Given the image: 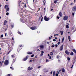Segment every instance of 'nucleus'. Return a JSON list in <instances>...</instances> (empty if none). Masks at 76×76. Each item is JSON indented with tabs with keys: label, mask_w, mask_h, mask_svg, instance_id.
I'll list each match as a JSON object with an SVG mask.
<instances>
[{
	"label": "nucleus",
	"mask_w": 76,
	"mask_h": 76,
	"mask_svg": "<svg viewBox=\"0 0 76 76\" xmlns=\"http://www.w3.org/2000/svg\"><path fill=\"white\" fill-rule=\"evenodd\" d=\"M4 8L5 9L7 8L6 12H9V7H8V5H5L4 6Z\"/></svg>",
	"instance_id": "nucleus-1"
},
{
	"label": "nucleus",
	"mask_w": 76,
	"mask_h": 76,
	"mask_svg": "<svg viewBox=\"0 0 76 76\" xmlns=\"http://www.w3.org/2000/svg\"><path fill=\"white\" fill-rule=\"evenodd\" d=\"M9 61L8 60H6L4 61V64L6 66H7L9 64Z\"/></svg>",
	"instance_id": "nucleus-2"
},
{
	"label": "nucleus",
	"mask_w": 76,
	"mask_h": 76,
	"mask_svg": "<svg viewBox=\"0 0 76 76\" xmlns=\"http://www.w3.org/2000/svg\"><path fill=\"white\" fill-rule=\"evenodd\" d=\"M30 29H31V30H35V29H37V28L36 26H32L31 27Z\"/></svg>",
	"instance_id": "nucleus-3"
},
{
	"label": "nucleus",
	"mask_w": 76,
	"mask_h": 76,
	"mask_svg": "<svg viewBox=\"0 0 76 76\" xmlns=\"http://www.w3.org/2000/svg\"><path fill=\"white\" fill-rule=\"evenodd\" d=\"M44 19L45 21H48L50 20V18H47L46 16L44 17Z\"/></svg>",
	"instance_id": "nucleus-4"
},
{
	"label": "nucleus",
	"mask_w": 76,
	"mask_h": 76,
	"mask_svg": "<svg viewBox=\"0 0 76 76\" xmlns=\"http://www.w3.org/2000/svg\"><path fill=\"white\" fill-rule=\"evenodd\" d=\"M68 19V17L67 16H65L64 17L63 20H67Z\"/></svg>",
	"instance_id": "nucleus-5"
},
{
	"label": "nucleus",
	"mask_w": 76,
	"mask_h": 76,
	"mask_svg": "<svg viewBox=\"0 0 76 76\" xmlns=\"http://www.w3.org/2000/svg\"><path fill=\"white\" fill-rule=\"evenodd\" d=\"M72 10L73 11L75 12L76 10V6H75L72 9Z\"/></svg>",
	"instance_id": "nucleus-6"
},
{
	"label": "nucleus",
	"mask_w": 76,
	"mask_h": 76,
	"mask_svg": "<svg viewBox=\"0 0 76 76\" xmlns=\"http://www.w3.org/2000/svg\"><path fill=\"white\" fill-rule=\"evenodd\" d=\"M63 46H64L63 45H62L60 47V51H62V50H63Z\"/></svg>",
	"instance_id": "nucleus-7"
},
{
	"label": "nucleus",
	"mask_w": 76,
	"mask_h": 76,
	"mask_svg": "<svg viewBox=\"0 0 76 76\" xmlns=\"http://www.w3.org/2000/svg\"><path fill=\"white\" fill-rule=\"evenodd\" d=\"M28 57H29V56H26V57L25 58H24L23 59V61H26V60L28 58Z\"/></svg>",
	"instance_id": "nucleus-8"
},
{
	"label": "nucleus",
	"mask_w": 76,
	"mask_h": 76,
	"mask_svg": "<svg viewBox=\"0 0 76 76\" xmlns=\"http://www.w3.org/2000/svg\"><path fill=\"white\" fill-rule=\"evenodd\" d=\"M28 70L30 71L32 69H33V68L31 67V68L30 67H28Z\"/></svg>",
	"instance_id": "nucleus-9"
},
{
	"label": "nucleus",
	"mask_w": 76,
	"mask_h": 76,
	"mask_svg": "<svg viewBox=\"0 0 76 76\" xmlns=\"http://www.w3.org/2000/svg\"><path fill=\"white\" fill-rule=\"evenodd\" d=\"M40 49L41 50V49H42L43 48H44V46L42 45H40Z\"/></svg>",
	"instance_id": "nucleus-10"
},
{
	"label": "nucleus",
	"mask_w": 76,
	"mask_h": 76,
	"mask_svg": "<svg viewBox=\"0 0 76 76\" xmlns=\"http://www.w3.org/2000/svg\"><path fill=\"white\" fill-rule=\"evenodd\" d=\"M65 53H66V54H67V55H69V52H68V51H67V50H66L65 52Z\"/></svg>",
	"instance_id": "nucleus-11"
},
{
	"label": "nucleus",
	"mask_w": 76,
	"mask_h": 76,
	"mask_svg": "<svg viewBox=\"0 0 76 76\" xmlns=\"http://www.w3.org/2000/svg\"><path fill=\"white\" fill-rule=\"evenodd\" d=\"M59 15L60 17H62V13H61V12H60Z\"/></svg>",
	"instance_id": "nucleus-12"
},
{
	"label": "nucleus",
	"mask_w": 76,
	"mask_h": 76,
	"mask_svg": "<svg viewBox=\"0 0 76 76\" xmlns=\"http://www.w3.org/2000/svg\"><path fill=\"white\" fill-rule=\"evenodd\" d=\"M61 71L62 72H65V70L64 69V68H62L61 69Z\"/></svg>",
	"instance_id": "nucleus-13"
},
{
	"label": "nucleus",
	"mask_w": 76,
	"mask_h": 76,
	"mask_svg": "<svg viewBox=\"0 0 76 76\" xmlns=\"http://www.w3.org/2000/svg\"><path fill=\"white\" fill-rule=\"evenodd\" d=\"M7 21H6V20H5L4 22V25H6V23H7Z\"/></svg>",
	"instance_id": "nucleus-14"
},
{
	"label": "nucleus",
	"mask_w": 76,
	"mask_h": 76,
	"mask_svg": "<svg viewBox=\"0 0 76 76\" xmlns=\"http://www.w3.org/2000/svg\"><path fill=\"white\" fill-rule=\"evenodd\" d=\"M46 3V1H45V0H44V1H43V3L44 4L43 5L44 6H45V3Z\"/></svg>",
	"instance_id": "nucleus-15"
},
{
	"label": "nucleus",
	"mask_w": 76,
	"mask_h": 76,
	"mask_svg": "<svg viewBox=\"0 0 76 76\" xmlns=\"http://www.w3.org/2000/svg\"><path fill=\"white\" fill-rule=\"evenodd\" d=\"M72 51H74V53H75V54L76 53V50L75 49H73L72 50Z\"/></svg>",
	"instance_id": "nucleus-16"
},
{
	"label": "nucleus",
	"mask_w": 76,
	"mask_h": 76,
	"mask_svg": "<svg viewBox=\"0 0 76 76\" xmlns=\"http://www.w3.org/2000/svg\"><path fill=\"white\" fill-rule=\"evenodd\" d=\"M32 53L30 52H27V54H32Z\"/></svg>",
	"instance_id": "nucleus-17"
},
{
	"label": "nucleus",
	"mask_w": 76,
	"mask_h": 76,
	"mask_svg": "<svg viewBox=\"0 0 76 76\" xmlns=\"http://www.w3.org/2000/svg\"><path fill=\"white\" fill-rule=\"evenodd\" d=\"M70 54L71 56H73V55H74V53H73V52H72L70 53Z\"/></svg>",
	"instance_id": "nucleus-18"
},
{
	"label": "nucleus",
	"mask_w": 76,
	"mask_h": 76,
	"mask_svg": "<svg viewBox=\"0 0 76 76\" xmlns=\"http://www.w3.org/2000/svg\"><path fill=\"white\" fill-rule=\"evenodd\" d=\"M57 1H58V0H55L54 1V3H55V4H56L57 3Z\"/></svg>",
	"instance_id": "nucleus-19"
},
{
	"label": "nucleus",
	"mask_w": 76,
	"mask_h": 76,
	"mask_svg": "<svg viewBox=\"0 0 76 76\" xmlns=\"http://www.w3.org/2000/svg\"><path fill=\"white\" fill-rule=\"evenodd\" d=\"M60 33L61 34V35H63V31H60Z\"/></svg>",
	"instance_id": "nucleus-20"
},
{
	"label": "nucleus",
	"mask_w": 76,
	"mask_h": 76,
	"mask_svg": "<svg viewBox=\"0 0 76 76\" xmlns=\"http://www.w3.org/2000/svg\"><path fill=\"white\" fill-rule=\"evenodd\" d=\"M55 75H56L55 72V71H54L53 72V76H54Z\"/></svg>",
	"instance_id": "nucleus-21"
},
{
	"label": "nucleus",
	"mask_w": 76,
	"mask_h": 76,
	"mask_svg": "<svg viewBox=\"0 0 76 76\" xmlns=\"http://www.w3.org/2000/svg\"><path fill=\"white\" fill-rule=\"evenodd\" d=\"M64 38L63 37L62 39V42H63L64 41Z\"/></svg>",
	"instance_id": "nucleus-22"
},
{
	"label": "nucleus",
	"mask_w": 76,
	"mask_h": 76,
	"mask_svg": "<svg viewBox=\"0 0 76 76\" xmlns=\"http://www.w3.org/2000/svg\"><path fill=\"white\" fill-rule=\"evenodd\" d=\"M66 28H69V26H68V25H66Z\"/></svg>",
	"instance_id": "nucleus-23"
},
{
	"label": "nucleus",
	"mask_w": 76,
	"mask_h": 76,
	"mask_svg": "<svg viewBox=\"0 0 76 76\" xmlns=\"http://www.w3.org/2000/svg\"><path fill=\"white\" fill-rule=\"evenodd\" d=\"M54 47H55V45H53L51 46V47H52V48H54Z\"/></svg>",
	"instance_id": "nucleus-24"
},
{
	"label": "nucleus",
	"mask_w": 76,
	"mask_h": 76,
	"mask_svg": "<svg viewBox=\"0 0 76 76\" xmlns=\"http://www.w3.org/2000/svg\"><path fill=\"white\" fill-rule=\"evenodd\" d=\"M0 66H2V62H0Z\"/></svg>",
	"instance_id": "nucleus-25"
},
{
	"label": "nucleus",
	"mask_w": 76,
	"mask_h": 76,
	"mask_svg": "<svg viewBox=\"0 0 76 76\" xmlns=\"http://www.w3.org/2000/svg\"><path fill=\"white\" fill-rule=\"evenodd\" d=\"M50 56H53V53L52 52H50Z\"/></svg>",
	"instance_id": "nucleus-26"
},
{
	"label": "nucleus",
	"mask_w": 76,
	"mask_h": 76,
	"mask_svg": "<svg viewBox=\"0 0 76 76\" xmlns=\"http://www.w3.org/2000/svg\"><path fill=\"white\" fill-rule=\"evenodd\" d=\"M20 47H23V46L22 45H19Z\"/></svg>",
	"instance_id": "nucleus-27"
},
{
	"label": "nucleus",
	"mask_w": 76,
	"mask_h": 76,
	"mask_svg": "<svg viewBox=\"0 0 76 76\" xmlns=\"http://www.w3.org/2000/svg\"><path fill=\"white\" fill-rule=\"evenodd\" d=\"M67 59L68 61H70V58L69 57H68Z\"/></svg>",
	"instance_id": "nucleus-28"
},
{
	"label": "nucleus",
	"mask_w": 76,
	"mask_h": 76,
	"mask_svg": "<svg viewBox=\"0 0 76 76\" xmlns=\"http://www.w3.org/2000/svg\"><path fill=\"white\" fill-rule=\"evenodd\" d=\"M70 36H68V39H69V41H70Z\"/></svg>",
	"instance_id": "nucleus-29"
},
{
	"label": "nucleus",
	"mask_w": 76,
	"mask_h": 76,
	"mask_svg": "<svg viewBox=\"0 0 76 76\" xmlns=\"http://www.w3.org/2000/svg\"><path fill=\"white\" fill-rule=\"evenodd\" d=\"M18 34H19L20 35H21V33H20V32H19V31H18Z\"/></svg>",
	"instance_id": "nucleus-30"
},
{
	"label": "nucleus",
	"mask_w": 76,
	"mask_h": 76,
	"mask_svg": "<svg viewBox=\"0 0 76 76\" xmlns=\"http://www.w3.org/2000/svg\"><path fill=\"white\" fill-rule=\"evenodd\" d=\"M10 69H12V70H13V69H14V68L12 67H10Z\"/></svg>",
	"instance_id": "nucleus-31"
},
{
	"label": "nucleus",
	"mask_w": 76,
	"mask_h": 76,
	"mask_svg": "<svg viewBox=\"0 0 76 76\" xmlns=\"http://www.w3.org/2000/svg\"><path fill=\"white\" fill-rule=\"evenodd\" d=\"M34 55L33 54L31 56V57H34Z\"/></svg>",
	"instance_id": "nucleus-32"
},
{
	"label": "nucleus",
	"mask_w": 76,
	"mask_h": 76,
	"mask_svg": "<svg viewBox=\"0 0 76 76\" xmlns=\"http://www.w3.org/2000/svg\"><path fill=\"white\" fill-rule=\"evenodd\" d=\"M15 59H13L12 61V62L13 63H15Z\"/></svg>",
	"instance_id": "nucleus-33"
},
{
	"label": "nucleus",
	"mask_w": 76,
	"mask_h": 76,
	"mask_svg": "<svg viewBox=\"0 0 76 76\" xmlns=\"http://www.w3.org/2000/svg\"><path fill=\"white\" fill-rule=\"evenodd\" d=\"M1 38H3V34H2L1 35Z\"/></svg>",
	"instance_id": "nucleus-34"
},
{
	"label": "nucleus",
	"mask_w": 76,
	"mask_h": 76,
	"mask_svg": "<svg viewBox=\"0 0 76 76\" xmlns=\"http://www.w3.org/2000/svg\"><path fill=\"white\" fill-rule=\"evenodd\" d=\"M42 15L41 16L39 17V19H41V18H42Z\"/></svg>",
	"instance_id": "nucleus-35"
},
{
	"label": "nucleus",
	"mask_w": 76,
	"mask_h": 76,
	"mask_svg": "<svg viewBox=\"0 0 76 76\" xmlns=\"http://www.w3.org/2000/svg\"><path fill=\"white\" fill-rule=\"evenodd\" d=\"M49 60H48V59H46V62H48Z\"/></svg>",
	"instance_id": "nucleus-36"
},
{
	"label": "nucleus",
	"mask_w": 76,
	"mask_h": 76,
	"mask_svg": "<svg viewBox=\"0 0 76 76\" xmlns=\"http://www.w3.org/2000/svg\"><path fill=\"white\" fill-rule=\"evenodd\" d=\"M56 35H57V36H58L59 35H58V34H54V36H56Z\"/></svg>",
	"instance_id": "nucleus-37"
},
{
	"label": "nucleus",
	"mask_w": 76,
	"mask_h": 76,
	"mask_svg": "<svg viewBox=\"0 0 76 76\" xmlns=\"http://www.w3.org/2000/svg\"><path fill=\"white\" fill-rule=\"evenodd\" d=\"M57 18L58 19H60V17L57 16Z\"/></svg>",
	"instance_id": "nucleus-38"
},
{
	"label": "nucleus",
	"mask_w": 76,
	"mask_h": 76,
	"mask_svg": "<svg viewBox=\"0 0 76 76\" xmlns=\"http://www.w3.org/2000/svg\"><path fill=\"white\" fill-rule=\"evenodd\" d=\"M11 74H9L7 75V76H10Z\"/></svg>",
	"instance_id": "nucleus-39"
},
{
	"label": "nucleus",
	"mask_w": 76,
	"mask_h": 76,
	"mask_svg": "<svg viewBox=\"0 0 76 76\" xmlns=\"http://www.w3.org/2000/svg\"><path fill=\"white\" fill-rule=\"evenodd\" d=\"M11 57L12 58H14V55H11Z\"/></svg>",
	"instance_id": "nucleus-40"
},
{
	"label": "nucleus",
	"mask_w": 76,
	"mask_h": 76,
	"mask_svg": "<svg viewBox=\"0 0 76 76\" xmlns=\"http://www.w3.org/2000/svg\"><path fill=\"white\" fill-rule=\"evenodd\" d=\"M60 57L59 56H57V58H60Z\"/></svg>",
	"instance_id": "nucleus-41"
},
{
	"label": "nucleus",
	"mask_w": 76,
	"mask_h": 76,
	"mask_svg": "<svg viewBox=\"0 0 76 76\" xmlns=\"http://www.w3.org/2000/svg\"><path fill=\"white\" fill-rule=\"evenodd\" d=\"M25 4V5L24 6V7H26V4Z\"/></svg>",
	"instance_id": "nucleus-42"
},
{
	"label": "nucleus",
	"mask_w": 76,
	"mask_h": 76,
	"mask_svg": "<svg viewBox=\"0 0 76 76\" xmlns=\"http://www.w3.org/2000/svg\"><path fill=\"white\" fill-rule=\"evenodd\" d=\"M60 44V42H58V43H57L58 45H59Z\"/></svg>",
	"instance_id": "nucleus-43"
},
{
	"label": "nucleus",
	"mask_w": 76,
	"mask_h": 76,
	"mask_svg": "<svg viewBox=\"0 0 76 76\" xmlns=\"http://www.w3.org/2000/svg\"><path fill=\"white\" fill-rule=\"evenodd\" d=\"M53 41H56V39H53Z\"/></svg>",
	"instance_id": "nucleus-44"
},
{
	"label": "nucleus",
	"mask_w": 76,
	"mask_h": 76,
	"mask_svg": "<svg viewBox=\"0 0 76 76\" xmlns=\"http://www.w3.org/2000/svg\"><path fill=\"white\" fill-rule=\"evenodd\" d=\"M72 16H74V15H75V13L72 12Z\"/></svg>",
	"instance_id": "nucleus-45"
},
{
	"label": "nucleus",
	"mask_w": 76,
	"mask_h": 76,
	"mask_svg": "<svg viewBox=\"0 0 76 76\" xmlns=\"http://www.w3.org/2000/svg\"><path fill=\"white\" fill-rule=\"evenodd\" d=\"M9 12H7V13L6 14V15H9Z\"/></svg>",
	"instance_id": "nucleus-46"
},
{
	"label": "nucleus",
	"mask_w": 76,
	"mask_h": 76,
	"mask_svg": "<svg viewBox=\"0 0 76 76\" xmlns=\"http://www.w3.org/2000/svg\"><path fill=\"white\" fill-rule=\"evenodd\" d=\"M6 57V56H4L3 57V60H4V58H5V57Z\"/></svg>",
	"instance_id": "nucleus-47"
},
{
	"label": "nucleus",
	"mask_w": 76,
	"mask_h": 76,
	"mask_svg": "<svg viewBox=\"0 0 76 76\" xmlns=\"http://www.w3.org/2000/svg\"><path fill=\"white\" fill-rule=\"evenodd\" d=\"M56 76H58V73L56 74Z\"/></svg>",
	"instance_id": "nucleus-48"
},
{
	"label": "nucleus",
	"mask_w": 76,
	"mask_h": 76,
	"mask_svg": "<svg viewBox=\"0 0 76 76\" xmlns=\"http://www.w3.org/2000/svg\"><path fill=\"white\" fill-rule=\"evenodd\" d=\"M20 2H21V1H18V3H19V4H20Z\"/></svg>",
	"instance_id": "nucleus-49"
},
{
	"label": "nucleus",
	"mask_w": 76,
	"mask_h": 76,
	"mask_svg": "<svg viewBox=\"0 0 76 76\" xmlns=\"http://www.w3.org/2000/svg\"><path fill=\"white\" fill-rule=\"evenodd\" d=\"M43 17H42V19H41V22H42V20H43Z\"/></svg>",
	"instance_id": "nucleus-50"
},
{
	"label": "nucleus",
	"mask_w": 76,
	"mask_h": 76,
	"mask_svg": "<svg viewBox=\"0 0 76 76\" xmlns=\"http://www.w3.org/2000/svg\"><path fill=\"white\" fill-rule=\"evenodd\" d=\"M38 10L37 11V12H38V11H39L40 10V8H38Z\"/></svg>",
	"instance_id": "nucleus-51"
},
{
	"label": "nucleus",
	"mask_w": 76,
	"mask_h": 76,
	"mask_svg": "<svg viewBox=\"0 0 76 76\" xmlns=\"http://www.w3.org/2000/svg\"><path fill=\"white\" fill-rule=\"evenodd\" d=\"M41 56H43V53H42L41 54Z\"/></svg>",
	"instance_id": "nucleus-52"
},
{
	"label": "nucleus",
	"mask_w": 76,
	"mask_h": 76,
	"mask_svg": "<svg viewBox=\"0 0 76 76\" xmlns=\"http://www.w3.org/2000/svg\"><path fill=\"white\" fill-rule=\"evenodd\" d=\"M11 28H13V25H11Z\"/></svg>",
	"instance_id": "nucleus-53"
},
{
	"label": "nucleus",
	"mask_w": 76,
	"mask_h": 76,
	"mask_svg": "<svg viewBox=\"0 0 76 76\" xmlns=\"http://www.w3.org/2000/svg\"><path fill=\"white\" fill-rule=\"evenodd\" d=\"M49 59H51V56H49Z\"/></svg>",
	"instance_id": "nucleus-54"
},
{
	"label": "nucleus",
	"mask_w": 76,
	"mask_h": 76,
	"mask_svg": "<svg viewBox=\"0 0 76 76\" xmlns=\"http://www.w3.org/2000/svg\"><path fill=\"white\" fill-rule=\"evenodd\" d=\"M58 46V45H57L56 44L55 45V47H57Z\"/></svg>",
	"instance_id": "nucleus-55"
},
{
	"label": "nucleus",
	"mask_w": 76,
	"mask_h": 76,
	"mask_svg": "<svg viewBox=\"0 0 76 76\" xmlns=\"http://www.w3.org/2000/svg\"><path fill=\"white\" fill-rule=\"evenodd\" d=\"M47 44H50V42H47Z\"/></svg>",
	"instance_id": "nucleus-56"
},
{
	"label": "nucleus",
	"mask_w": 76,
	"mask_h": 76,
	"mask_svg": "<svg viewBox=\"0 0 76 76\" xmlns=\"http://www.w3.org/2000/svg\"><path fill=\"white\" fill-rule=\"evenodd\" d=\"M5 37H6V36H7V34L5 33Z\"/></svg>",
	"instance_id": "nucleus-57"
},
{
	"label": "nucleus",
	"mask_w": 76,
	"mask_h": 76,
	"mask_svg": "<svg viewBox=\"0 0 76 76\" xmlns=\"http://www.w3.org/2000/svg\"><path fill=\"white\" fill-rule=\"evenodd\" d=\"M31 62H32V60H31L29 61V63H31Z\"/></svg>",
	"instance_id": "nucleus-58"
},
{
	"label": "nucleus",
	"mask_w": 76,
	"mask_h": 76,
	"mask_svg": "<svg viewBox=\"0 0 76 76\" xmlns=\"http://www.w3.org/2000/svg\"><path fill=\"white\" fill-rule=\"evenodd\" d=\"M10 51L9 52L7 53L8 54H9V53H10Z\"/></svg>",
	"instance_id": "nucleus-59"
},
{
	"label": "nucleus",
	"mask_w": 76,
	"mask_h": 76,
	"mask_svg": "<svg viewBox=\"0 0 76 76\" xmlns=\"http://www.w3.org/2000/svg\"><path fill=\"white\" fill-rule=\"evenodd\" d=\"M35 58H37V56H35Z\"/></svg>",
	"instance_id": "nucleus-60"
},
{
	"label": "nucleus",
	"mask_w": 76,
	"mask_h": 76,
	"mask_svg": "<svg viewBox=\"0 0 76 76\" xmlns=\"http://www.w3.org/2000/svg\"><path fill=\"white\" fill-rule=\"evenodd\" d=\"M41 53H44V51H42L41 52Z\"/></svg>",
	"instance_id": "nucleus-61"
},
{
	"label": "nucleus",
	"mask_w": 76,
	"mask_h": 76,
	"mask_svg": "<svg viewBox=\"0 0 76 76\" xmlns=\"http://www.w3.org/2000/svg\"><path fill=\"white\" fill-rule=\"evenodd\" d=\"M55 38V39H57V37H56Z\"/></svg>",
	"instance_id": "nucleus-62"
},
{
	"label": "nucleus",
	"mask_w": 76,
	"mask_h": 76,
	"mask_svg": "<svg viewBox=\"0 0 76 76\" xmlns=\"http://www.w3.org/2000/svg\"><path fill=\"white\" fill-rule=\"evenodd\" d=\"M40 67H37V68H38V69L40 68Z\"/></svg>",
	"instance_id": "nucleus-63"
},
{
	"label": "nucleus",
	"mask_w": 76,
	"mask_h": 76,
	"mask_svg": "<svg viewBox=\"0 0 76 76\" xmlns=\"http://www.w3.org/2000/svg\"><path fill=\"white\" fill-rule=\"evenodd\" d=\"M49 38L50 40L51 39V37H49Z\"/></svg>",
	"instance_id": "nucleus-64"
}]
</instances>
